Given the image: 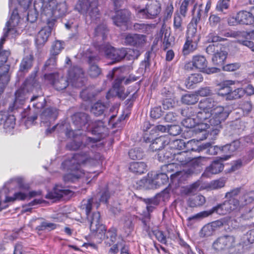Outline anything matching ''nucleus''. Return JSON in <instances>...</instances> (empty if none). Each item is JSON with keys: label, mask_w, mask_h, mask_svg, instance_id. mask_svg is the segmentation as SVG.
I'll return each instance as SVG.
<instances>
[{"label": "nucleus", "mask_w": 254, "mask_h": 254, "mask_svg": "<svg viewBox=\"0 0 254 254\" xmlns=\"http://www.w3.org/2000/svg\"><path fill=\"white\" fill-rule=\"evenodd\" d=\"M45 77L51 81V83L57 90L65 89L69 84V81L66 77L60 76L58 73L46 74Z\"/></svg>", "instance_id": "nucleus-18"}, {"label": "nucleus", "mask_w": 254, "mask_h": 254, "mask_svg": "<svg viewBox=\"0 0 254 254\" xmlns=\"http://www.w3.org/2000/svg\"><path fill=\"white\" fill-rule=\"evenodd\" d=\"M203 80V77L200 73H194L191 74L188 78L187 86L190 87L193 84H196L201 82Z\"/></svg>", "instance_id": "nucleus-55"}, {"label": "nucleus", "mask_w": 254, "mask_h": 254, "mask_svg": "<svg viewBox=\"0 0 254 254\" xmlns=\"http://www.w3.org/2000/svg\"><path fill=\"white\" fill-rule=\"evenodd\" d=\"M169 180V177L165 173L156 174L154 178L152 180V183L155 186V188L166 184Z\"/></svg>", "instance_id": "nucleus-43"}, {"label": "nucleus", "mask_w": 254, "mask_h": 254, "mask_svg": "<svg viewBox=\"0 0 254 254\" xmlns=\"http://www.w3.org/2000/svg\"><path fill=\"white\" fill-rule=\"evenodd\" d=\"M206 217H207L206 213L205 212V211L200 212L194 215L189 217L187 219L188 225H192L196 222Z\"/></svg>", "instance_id": "nucleus-54"}, {"label": "nucleus", "mask_w": 254, "mask_h": 254, "mask_svg": "<svg viewBox=\"0 0 254 254\" xmlns=\"http://www.w3.org/2000/svg\"><path fill=\"white\" fill-rule=\"evenodd\" d=\"M211 119L209 121V126H221V124L222 121V107L221 106H216L211 112Z\"/></svg>", "instance_id": "nucleus-33"}, {"label": "nucleus", "mask_w": 254, "mask_h": 254, "mask_svg": "<svg viewBox=\"0 0 254 254\" xmlns=\"http://www.w3.org/2000/svg\"><path fill=\"white\" fill-rule=\"evenodd\" d=\"M75 9L85 14L86 20L89 19L91 22H96L100 18L97 0H78Z\"/></svg>", "instance_id": "nucleus-5"}, {"label": "nucleus", "mask_w": 254, "mask_h": 254, "mask_svg": "<svg viewBox=\"0 0 254 254\" xmlns=\"http://www.w3.org/2000/svg\"><path fill=\"white\" fill-rule=\"evenodd\" d=\"M129 170L135 173L141 174L147 171V165L142 162H134L130 164Z\"/></svg>", "instance_id": "nucleus-42"}, {"label": "nucleus", "mask_w": 254, "mask_h": 254, "mask_svg": "<svg viewBox=\"0 0 254 254\" xmlns=\"http://www.w3.org/2000/svg\"><path fill=\"white\" fill-rule=\"evenodd\" d=\"M9 55L10 52L9 51L4 50L1 51V50H0V68H2L3 72L5 70V68L3 67V66H5V65H4V64L6 62L7 58ZM6 65L9 68V66L7 64Z\"/></svg>", "instance_id": "nucleus-60"}, {"label": "nucleus", "mask_w": 254, "mask_h": 254, "mask_svg": "<svg viewBox=\"0 0 254 254\" xmlns=\"http://www.w3.org/2000/svg\"><path fill=\"white\" fill-rule=\"evenodd\" d=\"M3 67L5 70L2 73L0 74V94L3 92L5 86L9 81V77L7 76L8 67L7 65L4 66Z\"/></svg>", "instance_id": "nucleus-46"}, {"label": "nucleus", "mask_w": 254, "mask_h": 254, "mask_svg": "<svg viewBox=\"0 0 254 254\" xmlns=\"http://www.w3.org/2000/svg\"><path fill=\"white\" fill-rule=\"evenodd\" d=\"M161 11V4L156 0H151L146 4L145 8L139 9L137 15L139 18L154 19Z\"/></svg>", "instance_id": "nucleus-10"}, {"label": "nucleus", "mask_w": 254, "mask_h": 254, "mask_svg": "<svg viewBox=\"0 0 254 254\" xmlns=\"http://www.w3.org/2000/svg\"><path fill=\"white\" fill-rule=\"evenodd\" d=\"M8 189L12 188L13 186H16L20 190L13 194V196H6L5 202H13L15 200H23L28 196L26 192L30 189L28 184L25 183L23 178L19 177L11 179L6 184Z\"/></svg>", "instance_id": "nucleus-6"}, {"label": "nucleus", "mask_w": 254, "mask_h": 254, "mask_svg": "<svg viewBox=\"0 0 254 254\" xmlns=\"http://www.w3.org/2000/svg\"><path fill=\"white\" fill-rule=\"evenodd\" d=\"M173 26L175 35L180 37L184 30V27L183 19L179 13L174 14Z\"/></svg>", "instance_id": "nucleus-36"}, {"label": "nucleus", "mask_w": 254, "mask_h": 254, "mask_svg": "<svg viewBox=\"0 0 254 254\" xmlns=\"http://www.w3.org/2000/svg\"><path fill=\"white\" fill-rule=\"evenodd\" d=\"M244 141V139L236 140L229 144L223 146V161L227 160L233 156L234 153L240 148L241 144Z\"/></svg>", "instance_id": "nucleus-21"}, {"label": "nucleus", "mask_w": 254, "mask_h": 254, "mask_svg": "<svg viewBox=\"0 0 254 254\" xmlns=\"http://www.w3.org/2000/svg\"><path fill=\"white\" fill-rule=\"evenodd\" d=\"M201 6H202V5H199V8L197 10V11L195 14L194 13V11L196 7V4H195L193 6V8L192 10V18L191 21L189 23V24H190V26H197L198 23L199 22V21L200 20V17L201 16V12H202V9L201 8Z\"/></svg>", "instance_id": "nucleus-44"}, {"label": "nucleus", "mask_w": 254, "mask_h": 254, "mask_svg": "<svg viewBox=\"0 0 254 254\" xmlns=\"http://www.w3.org/2000/svg\"><path fill=\"white\" fill-rule=\"evenodd\" d=\"M136 30H138L141 32L145 33H149L155 27L154 24H144V23H136L134 25Z\"/></svg>", "instance_id": "nucleus-52"}, {"label": "nucleus", "mask_w": 254, "mask_h": 254, "mask_svg": "<svg viewBox=\"0 0 254 254\" xmlns=\"http://www.w3.org/2000/svg\"><path fill=\"white\" fill-rule=\"evenodd\" d=\"M143 140L146 143L151 142L150 149L152 151H160L164 146L169 142V138L168 136H160L155 137V135H149L145 133L143 135Z\"/></svg>", "instance_id": "nucleus-14"}, {"label": "nucleus", "mask_w": 254, "mask_h": 254, "mask_svg": "<svg viewBox=\"0 0 254 254\" xmlns=\"http://www.w3.org/2000/svg\"><path fill=\"white\" fill-rule=\"evenodd\" d=\"M178 165L174 162L165 165L162 167L163 171H166L168 173L175 172L174 174L170 175V179L172 182L175 179H180V176H182L184 174L183 172L179 171L178 169Z\"/></svg>", "instance_id": "nucleus-31"}, {"label": "nucleus", "mask_w": 254, "mask_h": 254, "mask_svg": "<svg viewBox=\"0 0 254 254\" xmlns=\"http://www.w3.org/2000/svg\"><path fill=\"white\" fill-rule=\"evenodd\" d=\"M200 39L199 34H197V26L188 25L187 40L198 43Z\"/></svg>", "instance_id": "nucleus-41"}, {"label": "nucleus", "mask_w": 254, "mask_h": 254, "mask_svg": "<svg viewBox=\"0 0 254 254\" xmlns=\"http://www.w3.org/2000/svg\"><path fill=\"white\" fill-rule=\"evenodd\" d=\"M46 5L42 9L41 14L47 16V21H53V24L57 18L64 16L67 12V6L65 2L56 3L54 1Z\"/></svg>", "instance_id": "nucleus-7"}, {"label": "nucleus", "mask_w": 254, "mask_h": 254, "mask_svg": "<svg viewBox=\"0 0 254 254\" xmlns=\"http://www.w3.org/2000/svg\"><path fill=\"white\" fill-rule=\"evenodd\" d=\"M238 192V190H236L226 193L225 197L228 198H229V199L228 201H225L223 203V206H224L225 209L227 211H230L234 210L236 209L239 205L238 200L233 197V195L236 194Z\"/></svg>", "instance_id": "nucleus-28"}, {"label": "nucleus", "mask_w": 254, "mask_h": 254, "mask_svg": "<svg viewBox=\"0 0 254 254\" xmlns=\"http://www.w3.org/2000/svg\"><path fill=\"white\" fill-rule=\"evenodd\" d=\"M108 30L106 25L104 24L98 25L95 29L94 32L95 40L99 43L104 41L107 35Z\"/></svg>", "instance_id": "nucleus-37"}, {"label": "nucleus", "mask_w": 254, "mask_h": 254, "mask_svg": "<svg viewBox=\"0 0 254 254\" xmlns=\"http://www.w3.org/2000/svg\"><path fill=\"white\" fill-rule=\"evenodd\" d=\"M198 95L194 94H187L182 97L181 101L183 103L187 105H193L198 102Z\"/></svg>", "instance_id": "nucleus-48"}, {"label": "nucleus", "mask_w": 254, "mask_h": 254, "mask_svg": "<svg viewBox=\"0 0 254 254\" xmlns=\"http://www.w3.org/2000/svg\"><path fill=\"white\" fill-rule=\"evenodd\" d=\"M86 56L89 65L88 74L92 78L98 77L101 73V69L97 64V63L100 60L99 57L95 53L88 55L87 53Z\"/></svg>", "instance_id": "nucleus-16"}, {"label": "nucleus", "mask_w": 254, "mask_h": 254, "mask_svg": "<svg viewBox=\"0 0 254 254\" xmlns=\"http://www.w3.org/2000/svg\"><path fill=\"white\" fill-rule=\"evenodd\" d=\"M207 40L209 43H213L206 48L207 54L213 55L212 58L213 64L216 65H222V38L216 33H211L208 35Z\"/></svg>", "instance_id": "nucleus-4"}, {"label": "nucleus", "mask_w": 254, "mask_h": 254, "mask_svg": "<svg viewBox=\"0 0 254 254\" xmlns=\"http://www.w3.org/2000/svg\"><path fill=\"white\" fill-rule=\"evenodd\" d=\"M21 17L17 10L15 9L12 12L10 18L5 25L6 28L4 29V34L3 36L0 39V50H1L2 45L5 41L6 38L8 36L9 33L14 34L16 32L15 27L20 22Z\"/></svg>", "instance_id": "nucleus-13"}, {"label": "nucleus", "mask_w": 254, "mask_h": 254, "mask_svg": "<svg viewBox=\"0 0 254 254\" xmlns=\"http://www.w3.org/2000/svg\"><path fill=\"white\" fill-rule=\"evenodd\" d=\"M211 113L207 111L200 110L197 112L195 120L198 124L196 129L200 132H205L206 129L209 127V118Z\"/></svg>", "instance_id": "nucleus-17"}, {"label": "nucleus", "mask_w": 254, "mask_h": 254, "mask_svg": "<svg viewBox=\"0 0 254 254\" xmlns=\"http://www.w3.org/2000/svg\"><path fill=\"white\" fill-rule=\"evenodd\" d=\"M207 148H208L207 152L210 155H216L218 151L221 150L220 147L217 145L212 146L209 142L197 146L196 148H192L191 150L192 151L200 152Z\"/></svg>", "instance_id": "nucleus-38"}, {"label": "nucleus", "mask_w": 254, "mask_h": 254, "mask_svg": "<svg viewBox=\"0 0 254 254\" xmlns=\"http://www.w3.org/2000/svg\"><path fill=\"white\" fill-rule=\"evenodd\" d=\"M57 225L53 223H49L48 222H43L38 226V229L39 230H47L51 231L57 228Z\"/></svg>", "instance_id": "nucleus-63"}, {"label": "nucleus", "mask_w": 254, "mask_h": 254, "mask_svg": "<svg viewBox=\"0 0 254 254\" xmlns=\"http://www.w3.org/2000/svg\"><path fill=\"white\" fill-rule=\"evenodd\" d=\"M146 37L143 35L129 34L126 36L125 43L127 45L139 47L145 42Z\"/></svg>", "instance_id": "nucleus-24"}, {"label": "nucleus", "mask_w": 254, "mask_h": 254, "mask_svg": "<svg viewBox=\"0 0 254 254\" xmlns=\"http://www.w3.org/2000/svg\"><path fill=\"white\" fill-rule=\"evenodd\" d=\"M87 131H91L94 134H104L108 132V128L102 121L98 120L93 122H89L88 129Z\"/></svg>", "instance_id": "nucleus-25"}, {"label": "nucleus", "mask_w": 254, "mask_h": 254, "mask_svg": "<svg viewBox=\"0 0 254 254\" xmlns=\"http://www.w3.org/2000/svg\"><path fill=\"white\" fill-rule=\"evenodd\" d=\"M195 143V141L193 140H190L187 143H186L184 140L182 139H176L170 141L167 145H168V148L173 149L174 151L179 152V150L187 148L188 150H191L190 148V147L192 146L193 144Z\"/></svg>", "instance_id": "nucleus-22"}, {"label": "nucleus", "mask_w": 254, "mask_h": 254, "mask_svg": "<svg viewBox=\"0 0 254 254\" xmlns=\"http://www.w3.org/2000/svg\"><path fill=\"white\" fill-rule=\"evenodd\" d=\"M91 201L89 200L84 201L82 203V207L86 208V214L88 221L90 223V229L93 232L96 233L97 235H101V239L105 240V243L109 246L114 243L117 239V229L112 227L106 232L105 226L101 224L100 214L99 212H95L92 215L89 214L91 209Z\"/></svg>", "instance_id": "nucleus-2"}, {"label": "nucleus", "mask_w": 254, "mask_h": 254, "mask_svg": "<svg viewBox=\"0 0 254 254\" xmlns=\"http://www.w3.org/2000/svg\"><path fill=\"white\" fill-rule=\"evenodd\" d=\"M214 233L209 223L205 225L201 229L199 232L200 237H208L213 235Z\"/></svg>", "instance_id": "nucleus-58"}, {"label": "nucleus", "mask_w": 254, "mask_h": 254, "mask_svg": "<svg viewBox=\"0 0 254 254\" xmlns=\"http://www.w3.org/2000/svg\"><path fill=\"white\" fill-rule=\"evenodd\" d=\"M95 95V90L92 87L83 89L80 92V97L84 101L91 100Z\"/></svg>", "instance_id": "nucleus-51"}, {"label": "nucleus", "mask_w": 254, "mask_h": 254, "mask_svg": "<svg viewBox=\"0 0 254 254\" xmlns=\"http://www.w3.org/2000/svg\"><path fill=\"white\" fill-rule=\"evenodd\" d=\"M110 195L109 192L108 190H106L104 192H103L101 195L100 196V198L99 199V201H97L95 200V198L92 197L89 199H88L87 200H83L81 202V207L83 209H85V211H86V208H83L82 207V203L84 201H87L89 200H91V208H92V205L93 203H95V204L96 205L97 208L99 207L100 203L103 202L106 203L107 202L108 199L110 197ZM91 209H90V211H91ZM89 214L92 215V214H90V211H89Z\"/></svg>", "instance_id": "nucleus-40"}, {"label": "nucleus", "mask_w": 254, "mask_h": 254, "mask_svg": "<svg viewBox=\"0 0 254 254\" xmlns=\"http://www.w3.org/2000/svg\"><path fill=\"white\" fill-rule=\"evenodd\" d=\"M207 64L204 56L196 55L192 57L190 62L185 64V68L187 70H191L194 68L207 74L217 73L221 71L220 68L218 67H207Z\"/></svg>", "instance_id": "nucleus-8"}, {"label": "nucleus", "mask_w": 254, "mask_h": 254, "mask_svg": "<svg viewBox=\"0 0 254 254\" xmlns=\"http://www.w3.org/2000/svg\"><path fill=\"white\" fill-rule=\"evenodd\" d=\"M175 151L170 148H168V145H166L160 151H159L157 157L160 162H170L173 161L174 154Z\"/></svg>", "instance_id": "nucleus-29"}, {"label": "nucleus", "mask_w": 254, "mask_h": 254, "mask_svg": "<svg viewBox=\"0 0 254 254\" xmlns=\"http://www.w3.org/2000/svg\"><path fill=\"white\" fill-rule=\"evenodd\" d=\"M125 79V78L123 77H118L115 79L113 85V88L117 90L116 92L117 93L118 96L122 99H125L127 97V95H122L123 90L121 87V84Z\"/></svg>", "instance_id": "nucleus-49"}, {"label": "nucleus", "mask_w": 254, "mask_h": 254, "mask_svg": "<svg viewBox=\"0 0 254 254\" xmlns=\"http://www.w3.org/2000/svg\"><path fill=\"white\" fill-rule=\"evenodd\" d=\"M100 154L95 155V158H93L87 154L86 152L73 154L62 164V167L64 169L71 171L70 173L64 176V181L75 182L85 174L84 170L81 169L82 165H96L100 163Z\"/></svg>", "instance_id": "nucleus-1"}, {"label": "nucleus", "mask_w": 254, "mask_h": 254, "mask_svg": "<svg viewBox=\"0 0 254 254\" xmlns=\"http://www.w3.org/2000/svg\"><path fill=\"white\" fill-rule=\"evenodd\" d=\"M205 212L206 213V217L214 213L221 215L222 214V204L219 203L216 206L213 207L211 209L205 210Z\"/></svg>", "instance_id": "nucleus-61"}, {"label": "nucleus", "mask_w": 254, "mask_h": 254, "mask_svg": "<svg viewBox=\"0 0 254 254\" xmlns=\"http://www.w3.org/2000/svg\"><path fill=\"white\" fill-rule=\"evenodd\" d=\"M205 198L202 195H198L190 199V205L191 207L201 206L205 202Z\"/></svg>", "instance_id": "nucleus-53"}, {"label": "nucleus", "mask_w": 254, "mask_h": 254, "mask_svg": "<svg viewBox=\"0 0 254 254\" xmlns=\"http://www.w3.org/2000/svg\"><path fill=\"white\" fill-rule=\"evenodd\" d=\"M58 115L57 110L55 108H48L41 114L40 118L43 123H47L54 121Z\"/></svg>", "instance_id": "nucleus-34"}, {"label": "nucleus", "mask_w": 254, "mask_h": 254, "mask_svg": "<svg viewBox=\"0 0 254 254\" xmlns=\"http://www.w3.org/2000/svg\"><path fill=\"white\" fill-rule=\"evenodd\" d=\"M220 106L213 99L211 98H205L201 100L198 105L199 110L207 111L211 113L214 110L216 106Z\"/></svg>", "instance_id": "nucleus-35"}, {"label": "nucleus", "mask_w": 254, "mask_h": 254, "mask_svg": "<svg viewBox=\"0 0 254 254\" xmlns=\"http://www.w3.org/2000/svg\"><path fill=\"white\" fill-rule=\"evenodd\" d=\"M73 124L79 130L87 131L88 129L89 117L84 113H77L72 117Z\"/></svg>", "instance_id": "nucleus-19"}, {"label": "nucleus", "mask_w": 254, "mask_h": 254, "mask_svg": "<svg viewBox=\"0 0 254 254\" xmlns=\"http://www.w3.org/2000/svg\"><path fill=\"white\" fill-rule=\"evenodd\" d=\"M57 130L59 132H64L65 135L68 137H73L75 139L73 140L67 145V147L70 150H76L78 149H82L83 148L87 147L88 148H93L96 146V143L98 140L97 139L93 138L90 137H84L82 139V141H85V144L83 145L80 139L77 140V134L72 129L68 130L67 129V125L64 124H57L54 126L51 129H48L47 132L52 133L53 131Z\"/></svg>", "instance_id": "nucleus-3"}, {"label": "nucleus", "mask_w": 254, "mask_h": 254, "mask_svg": "<svg viewBox=\"0 0 254 254\" xmlns=\"http://www.w3.org/2000/svg\"><path fill=\"white\" fill-rule=\"evenodd\" d=\"M189 151L187 149L186 151L182 152H176L174 154V161L179 166H184L187 164L190 161H191V157L190 156Z\"/></svg>", "instance_id": "nucleus-26"}, {"label": "nucleus", "mask_w": 254, "mask_h": 254, "mask_svg": "<svg viewBox=\"0 0 254 254\" xmlns=\"http://www.w3.org/2000/svg\"><path fill=\"white\" fill-rule=\"evenodd\" d=\"M42 93L38 95L33 96L30 99V102H34L38 99L40 101L36 103H33V106L36 109H42L44 108L46 104L45 99L43 98Z\"/></svg>", "instance_id": "nucleus-56"}, {"label": "nucleus", "mask_w": 254, "mask_h": 254, "mask_svg": "<svg viewBox=\"0 0 254 254\" xmlns=\"http://www.w3.org/2000/svg\"><path fill=\"white\" fill-rule=\"evenodd\" d=\"M222 166V158H220L219 160L214 161L210 166L206 168L202 176L209 178L212 175L219 173L221 172Z\"/></svg>", "instance_id": "nucleus-27"}, {"label": "nucleus", "mask_w": 254, "mask_h": 254, "mask_svg": "<svg viewBox=\"0 0 254 254\" xmlns=\"http://www.w3.org/2000/svg\"><path fill=\"white\" fill-rule=\"evenodd\" d=\"M130 13L129 11L123 9L117 11L116 15L112 19L114 24L117 26H126L130 19Z\"/></svg>", "instance_id": "nucleus-23"}, {"label": "nucleus", "mask_w": 254, "mask_h": 254, "mask_svg": "<svg viewBox=\"0 0 254 254\" xmlns=\"http://www.w3.org/2000/svg\"><path fill=\"white\" fill-rule=\"evenodd\" d=\"M146 209L148 213L152 212L156 206L159 204V201L156 198L144 199Z\"/></svg>", "instance_id": "nucleus-57"}, {"label": "nucleus", "mask_w": 254, "mask_h": 254, "mask_svg": "<svg viewBox=\"0 0 254 254\" xmlns=\"http://www.w3.org/2000/svg\"><path fill=\"white\" fill-rule=\"evenodd\" d=\"M33 59L32 54L29 53L25 55L20 63L19 70L23 72H28L33 65Z\"/></svg>", "instance_id": "nucleus-39"}, {"label": "nucleus", "mask_w": 254, "mask_h": 254, "mask_svg": "<svg viewBox=\"0 0 254 254\" xmlns=\"http://www.w3.org/2000/svg\"><path fill=\"white\" fill-rule=\"evenodd\" d=\"M237 22L243 24H252L254 23V18L250 12L245 10L240 11L235 17Z\"/></svg>", "instance_id": "nucleus-32"}, {"label": "nucleus", "mask_w": 254, "mask_h": 254, "mask_svg": "<svg viewBox=\"0 0 254 254\" xmlns=\"http://www.w3.org/2000/svg\"><path fill=\"white\" fill-rule=\"evenodd\" d=\"M221 22V16H219L217 14H210L208 19V23L211 27H216L220 24Z\"/></svg>", "instance_id": "nucleus-59"}, {"label": "nucleus", "mask_w": 254, "mask_h": 254, "mask_svg": "<svg viewBox=\"0 0 254 254\" xmlns=\"http://www.w3.org/2000/svg\"><path fill=\"white\" fill-rule=\"evenodd\" d=\"M198 43L189 41L187 40L183 46V53L184 55H188L190 53L194 52L197 48Z\"/></svg>", "instance_id": "nucleus-45"}, {"label": "nucleus", "mask_w": 254, "mask_h": 254, "mask_svg": "<svg viewBox=\"0 0 254 254\" xmlns=\"http://www.w3.org/2000/svg\"><path fill=\"white\" fill-rule=\"evenodd\" d=\"M236 82L232 80L223 81V96L227 100H233L242 98L244 95V89L234 86Z\"/></svg>", "instance_id": "nucleus-12"}, {"label": "nucleus", "mask_w": 254, "mask_h": 254, "mask_svg": "<svg viewBox=\"0 0 254 254\" xmlns=\"http://www.w3.org/2000/svg\"><path fill=\"white\" fill-rule=\"evenodd\" d=\"M15 119L14 116L13 115H9L7 113V117L5 118L4 122L2 124L3 125V128L6 130V131H8L13 129L15 126Z\"/></svg>", "instance_id": "nucleus-47"}, {"label": "nucleus", "mask_w": 254, "mask_h": 254, "mask_svg": "<svg viewBox=\"0 0 254 254\" xmlns=\"http://www.w3.org/2000/svg\"><path fill=\"white\" fill-rule=\"evenodd\" d=\"M100 50L103 52L108 59H110L114 62H119L127 56V49L125 48L115 49L109 44L101 45Z\"/></svg>", "instance_id": "nucleus-11"}, {"label": "nucleus", "mask_w": 254, "mask_h": 254, "mask_svg": "<svg viewBox=\"0 0 254 254\" xmlns=\"http://www.w3.org/2000/svg\"><path fill=\"white\" fill-rule=\"evenodd\" d=\"M64 48L62 43L59 41H56L52 46L51 53L52 55H58Z\"/></svg>", "instance_id": "nucleus-62"}, {"label": "nucleus", "mask_w": 254, "mask_h": 254, "mask_svg": "<svg viewBox=\"0 0 254 254\" xmlns=\"http://www.w3.org/2000/svg\"><path fill=\"white\" fill-rule=\"evenodd\" d=\"M71 191L68 190L64 189L62 186L57 185L53 191L49 192L46 197L48 199H59L64 195H69Z\"/></svg>", "instance_id": "nucleus-30"}, {"label": "nucleus", "mask_w": 254, "mask_h": 254, "mask_svg": "<svg viewBox=\"0 0 254 254\" xmlns=\"http://www.w3.org/2000/svg\"><path fill=\"white\" fill-rule=\"evenodd\" d=\"M34 88V79H27L15 92L14 107L18 108L19 105H23L29 98L30 92Z\"/></svg>", "instance_id": "nucleus-9"}, {"label": "nucleus", "mask_w": 254, "mask_h": 254, "mask_svg": "<svg viewBox=\"0 0 254 254\" xmlns=\"http://www.w3.org/2000/svg\"><path fill=\"white\" fill-rule=\"evenodd\" d=\"M175 102L171 97L167 98L163 100L162 103L163 108L165 110H169L174 107Z\"/></svg>", "instance_id": "nucleus-64"}, {"label": "nucleus", "mask_w": 254, "mask_h": 254, "mask_svg": "<svg viewBox=\"0 0 254 254\" xmlns=\"http://www.w3.org/2000/svg\"><path fill=\"white\" fill-rule=\"evenodd\" d=\"M68 77L72 86L79 88L84 84V72L79 66H74L69 71Z\"/></svg>", "instance_id": "nucleus-15"}, {"label": "nucleus", "mask_w": 254, "mask_h": 254, "mask_svg": "<svg viewBox=\"0 0 254 254\" xmlns=\"http://www.w3.org/2000/svg\"><path fill=\"white\" fill-rule=\"evenodd\" d=\"M47 22V25L41 29L36 37L35 43L38 46L43 45L47 41L51 34L52 28L54 25L53 22L49 20Z\"/></svg>", "instance_id": "nucleus-20"}, {"label": "nucleus", "mask_w": 254, "mask_h": 254, "mask_svg": "<svg viewBox=\"0 0 254 254\" xmlns=\"http://www.w3.org/2000/svg\"><path fill=\"white\" fill-rule=\"evenodd\" d=\"M106 108L105 104L101 102H97L92 107L91 112L96 116L102 115Z\"/></svg>", "instance_id": "nucleus-50"}]
</instances>
